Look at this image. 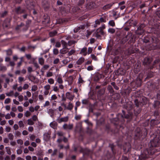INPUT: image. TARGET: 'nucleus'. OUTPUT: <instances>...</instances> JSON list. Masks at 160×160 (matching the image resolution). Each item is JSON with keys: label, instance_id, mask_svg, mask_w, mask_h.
<instances>
[{"label": "nucleus", "instance_id": "nucleus-1", "mask_svg": "<svg viewBox=\"0 0 160 160\" xmlns=\"http://www.w3.org/2000/svg\"><path fill=\"white\" fill-rule=\"evenodd\" d=\"M156 151V149L154 147H150L148 150L145 149L143 150L139 158L141 160L146 159L149 157V155L153 154Z\"/></svg>", "mask_w": 160, "mask_h": 160}, {"label": "nucleus", "instance_id": "nucleus-2", "mask_svg": "<svg viewBox=\"0 0 160 160\" xmlns=\"http://www.w3.org/2000/svg\"><path fill=\"white\" fill-rule=\"evenodd\" d=\"M159 142L158 138L157 137H155L151 141L150 143L151 147H156L158 146Z\"/></svg>", "mask_w": 160, "mask_h": 160}, {"label": "nucleus", "instance_id": "nucleus-3", "mask_svg": "<svg viewBox=\"0 0 160 160\" xmlns=\"http://www.w3.org/2000/svg\"><path fill=\"white\" fill-rule=\"evenodd\" d=\"M68 120V117L66 116L64 117L60 118L58 117L56 120L59 123H61L62 122H66Z\"/></svg>", "mask_w": 160, "mask_h": 160}, {"label": "nucleus", "instance_id": "nucleus-4", "mask_svg": "<svg viewBox=\"0 0 160 160\" xmlns=\"http://www.w3.org/2000/svg\"><path fill=\"white\" fill-rule=\"evenodd\" d=\"M65 95L67 98L70 101H72L75 97L74 95L68 92H67Z\"/></svg>", "mask_w": 160, "mask_h": 160}, {"label": "nucleus", "instance_id": "nucleus-5", "mask_svg": "<svg viewBox=\"0 0 160 160\" xmlns=\"http://www.w3.org/2000/svg\"><path fill=\"white\" fill-rule=\"evenodd\" d=\"M63 128L66 130H71L73 128V125L72 124H70L68 125L67 124H64L62 126Z\"/></svg>", "mask_w": 160, "mask_h": 160}, {"label": "nucleus", "instance_id": "nucleus-6", "mask_svg": "<svg viewBox=\"0 0 160 160\" xmlns=\"http://www.w3.org/2000/svg\"><path fill=\"white\" fill-rule=\"evenodd\" d=\"M50 133L49 132L45 133L43 135V139L45 141H48L50 138Z\"/></svg>", "mask_w": 160, "mask_h": 160}, {"label": "nucleus", "instance_id": "nucleus-7", "mask_svg": "<svg viewBox=\"0 0 160 160\" xmlns=\"http://www.w3.org/2000/svg\"><path fill=\"white\" fill-rule=\"evenodd\" d=\"M152 59L149 58H146L144 59L143 64L145 65H149L152 62Z\"/></svg>", "mask_w": 160, "mask_h": 160}, {"label": "nucleus", "instance_id": "nucleus-8", "mask_svg": "<svg viewBox=\"0 0 160 160\" xmlns=\"http://www.w3.org/2000/svg\"><path fill=\"white\" fill-rule=\"evenodd\" d=\"M85 60V58L83 57H81L77 61L76 64L80 65L84 62Z\"/></svg>", "mask_w": 160, "mask_h": 160}, {"label": "nucleus", "instance_id": "nucleus-9", "mask_svg": "<svg viewBox=\"0 0 160 160\" xmlns=\"http://www.w3.org/2000/svg\"><path fill=\"white\" fill-rule=\"evenodd\" d=\"M132 102H128L126 104V106H125V108L128 110H130L132 108Z\"/></svg>", "mask_w": 160, "mask_h": 160}, {"label": "nucleus", "instance_id": "nucleus-10", "mask_svg": "<svg viewBox=\"0 0 160 160\" xmlns=\"http://www.w3.org/2000/svg\"><path fill=\"white\" fill-rule=\"evenodd\" d=\"M132 35L131 34H129L124 38H123L122 40V44L125 43L127 42L129 39V38Z\"/></svg>", "mask_w": 160, "mask_h": 160}, {"label": "nucleus", "instance_id": "nucleus-11", "mask_svg": "<svg viewBox=\"0 0 160 160\" xmlns=\"http://www.w3.org/2000/svg\"><path fill=\"white\" fill-rule=\"evenodd\" d=\"M87 48L86 47L83 48L81 50L80 53L82 54L85 56L87 54Z\"/></svg>", "mask_w": 160, "mask_h": 160}, {"label": "nucleus", "instance_id": "nucleus-12", "mask_svg": "<svg viewBox=\"0 0 160 160\" xmlns=\"http://www.w3.org/2000/svg\"><path fill=\"white\" fill-rule=\"evenodd\" d=\"M68 51V48H63L61 49L60 51V52L62 54H65L67 53Z\"/></svg>", "mask_w": 160, "mask_h": 160}, {"label": "nucleus", "instance_id": "nucleus-13", "mask_svg": "<svg viewBox=\"0 0 160 160\" xmlns=\"http://www.w3.org/2000/svg\"><path fill=\"white\" fill-rule=\"evenodd\" d=\"M10 22L9 19H7L5 20L3 24V25L4 27H7L9 25Z\"/></svg>", "mask_w": 160, "mask_h": 160}, {"label": "nucleus", "instance_id": "nucleus-14", "mask_svg": "<svg viewBox=\"0 0 160 160\" xmlns=\"http://www.w3.org/2000/svg\"><path fill=\"white\" fill-rule=\"evenodd\" d=\"M73 107V104L70 102L68 103V106L67 107V109L71 111L72 110Z\"/></svg>", "mask_w": 160, "mask_h": 160}, {"label": "nucleus", "instance_id": "nucleus-15", "mask_svg": "<svg viewBox=\"0 0 160 160\" xmlns=\"http://www.w3.org/2000/svg\"><path fill=\"white\" fill-rule=\"evenodd\" d=\"M107 89L111 93L113 94L114 93V91L111 85H109L108 86Z\"/></svg>", "mask_w": 160, "mask_h": 160}, {"label": "nucleus", "instance_id": "nucleus-16", "mask_svg": "<svg viewBox=\"0 0 160 160\" xmlns=\"http://www.w3.org/2000/svg\"><path fill=\"white\" fill-rule=\"evenodd\" d=\"M84 82V81L83 80L82 78L81 77V75L79 74V77L78 79V84H82Z\"/></svg>", "mask_w": 160, "mask_h": 160}, {"label": "nucleus", "instance_id": "nucleus-17", "mask_svg": "<svg viewBox=\"0 0 160 160\" xmlns=\"http://www.w3.org/2000/svg\"><path fill=\"white\" fill-rule=\"evenodd\" d=\"M144 32V30H141L140 29H138L137 28V29L136 30L135 33L136 34L139 35H142Z\"/></svg>", "mask_w": 160, "mask_h": 160}, {"label": "nucleus", "instance_id": "nucleus-18", "mask_svg": "<svg viewBox=\"0 0 160 160\" xmlns=\"http://www.w3.org/2000/svg\"><path fill=\"white\" fill-rule=\"evenodd\" d=\"M95 3L93 2H90L89 4L88 7L90 9H91L94 8L95 7Z\"/></svg>", "mask_w": 160, "mask_h": 160}, {"label": "nucleus", "instance_id": "nucleus-19", "mask_svg": "<svg viewBox=\"0 0 160 160\" xmlns=\"http://www.w3.org/2000/svg\"><path fill=\"white\" fill-rule=\"evenodd\" d=\"M56 81L59 84H62L63 82L62 78L60 76L58 77Z\"/></svg>", "mask_w": 160, "mask_h": 160}, {"label": "nucleus", "instance_id": "nucleus-20", "mask_svg": "<svg viewBox=\"0 0 160 160\" xmlns=\"http://www.w3.org/2000/svg\"><path fill=\"white\" fill-rule=\"evenodd\" d=\"M96 32L97 33L100 34L102 35H103L104 33V32L103 31V30L101 29V28H99L97 29Z\"/></svg>", "mask_w": 160, "mask_h": 160}, {"label": "nucleus", "instance_id": "nucleus-21", "mask_svg": "<svg viewBox=\"0 0 160 160\" xmlns=\"http://www.w3.org/2000/svg\"><path fill=\"white\" fill-rule=\"evenodd\" d=\"M61 42L62 46L63 48H67V46L68 45V43L63 40H61Z\"/></svg>", "mask_w": 160, "mask_h": 160}, {"label": "nucleus", "instance_id": "nucleus-22", "mask_svg": "<svg viewBox=\"0 0 160 160\" xmlns=\"http://www.w3.org/2000/svg\"><path fill=\"white\" fill-rule=\"evenodd\" d=\"M65 22V20L63 19L60 18L58 19L56 22V23L61 24L64 22Z\"/></svg>", "mask_w": 160, "mask_h": 160}, {"label": "nucleus", "instance_id": "nucleus-23", "mask_svg": "<svg viewBox=\"0 0 160 160\" xmlns=\"http://www.w3.org/2000/svg\"><path fill=\"white\" fill-rule=\"evenodd\" d=\"M8 139L10 141L13 140L14 139V136L12 133H9L8 135Z\"/></svg>", "mask_w": 160, "mask_h": 160}, {"label": "nucleus", "instance_id": "nucleus-24", "mask_svg": "<svg viewBox=\"0 0 160 160\" xmlns=\"http://www.w3.org/2000/svg\"><path fill=\"white\" fill-rule=\"evenodd\" d=\"M57 123L54 122H51L50 124V126L53 128H56L57 126Z\"/></svg>", "mask_w": 160, "mask_h": 160}, {"label": "nucleus", "instance_id": "nucleus-25", "mask_svg": "<svg viewBox=\"0 0 160 160\" xmlns=\"http://www.w3.org/2000/svg\"><path fill=\"white\" fill-rule=\"evenodd\" d=\"M57 34V32L56 31H54L50 32L49 33V35L50 37H53L56 35Z\"/></svg>", "mask_w": 160, "mask_h": 160}, {"label": "nucleus", "instance_id": "nucleus-26", "mask_svg": "<svg viewBox=\"0 0 160 160\" xmlns=\"http://www.w3.org/2000/svg\"><path fill=\"white\" fill-rule=\"evenodd\" d=\"M77 41L75 40H70L68 41V45L69 46H71L72 45L75 44Z\"/></svg>", "mask_w": 160, "mask_h": 160}, {"label": "nucleus", "instance_id": "nucleus-27", "mask_svg": "<svg viewBox=\"0 0 160 160\" xmlns=\"http://www.w3.org/2000/svg\"><path fill=\"white\" fill-rule=\"evenodd\" d=\"M100 78V75L98 74H96L94 76V80L95 81H98Z\"/></svg>", "mask_w": 160, "mask_h": 160}, {"label": "nucleus", "instance_id": "nucleus-28", "mask_svg": "<svg viewBox=\"0 0 160 160\" xmlns=\"http://www.w3.org/2000/svg\"><path fill=\"white\" fill-rule=\"evenodd\" d=\"M122 117H124L126 118H130L132 119V114L131 113H129V114L125 115H124V116H122Z\"/></svg>", "mask_w": 160, "mask_h": 160}, {"label": "nucleus", "instance_id": "nucleus-29", "mask_svg": "<svg viewBox=\"0 0 160 160\" xmlns=\"http://www.w3.org/2000/svg\"><path fill=\"white\" fill-rule=\"evenodd\" d=\"M76 52V50L74 49H71L70 51H68V56H71L73 54L75 53Z\"/></svg>", "mask_w": 160, "mask_h": 160}, {"label": "nucleus", "instance_id": "nucleus-30", "mask_svg": "<svg viewBox=\"0 0 160 160\" xmlns=\"http://www.w3.org/2000/svg\"><path fill=\"white\" fill-rule=\"evenodd\" d=\"M134 102L136 106L138 108L139 107L141 104V102H139L138 99H135L134 101Z\"/></svg>", "mask_w": 160, "mask_h": 160}, {"label": "nucleus", "instance_id": "nucleus-31", "mask_svg": "<svg viewBox=\"0 0 160 160\" xmlns=\"http://www.w3.org/2000/svg\"><path fill=\"white\" fill-rule=\"evenodd\" d=\"M34 124V122L31 118L28 120V124L29 125H32Z\"/></svg>", "mask_w": 160, "mask_h": 160}, {"label": "nucleus", "instance_id": "nucleus-32", "mask_svg": "<svg viewBox=\"0 0 160 160\" xmlns=\"http://www.w3.org/2000/svg\"><path fill=\"white\" fill-rule=\"evenodd\" d=\"M112 6V5L111 4H108L103 7V9L104 10L106 9H109Z\"/></svg>", "mask_w": 160, "mask_h": 160}, {"label": "nucleus", "instance_id": "nucleus-33", "mask_svg": "<svg viewBox=\"0 0 160 160\" xmlns=\"http://www.w3.org/2000/svg\"><path fill=\"white\" fill-rule=\"evenodd\" d=\"M7 69V68L5 66L0 65V70L3 72H5Z\"/></svg>", "mask_w": 160, "mask_h": 160}, {"label": "nucleus", "instance_id": "nucleus-34", "mask_svg": "<svg viewBox=\"0 0 160 160\" xmlns=\"http://www.w3.org/2000/svg\"><path fill=\"white\" fill-rule=\"evenodd\" d=\"M152 40L153 43L156 44L159 42L158 39L154 37L152 38Z\"/></svg>", "mask_w": 160, "mask_h": 160}, {"label": "nucleus", "instance_id": "nucleus-35", "mask_svg": "<svg viewBox=\"0 0 160 160\" xmlns=\"http://www.w3.org/2000/svg\"><path fill=\"white\" fill-rule=\"evenodd\" d=\"M134 113L135 115H137L138 114L140 113L141 111V109L140 108H138L137 109H135L134 111Z\"/></svg>", "mask_w": 160, "mask_h": 160}, {"label": "nucleus", "instance_id": "nucleus-36", "mask_svg": "<svg viewBox=\"0 0 160 160\" xmlns=\"http://www.w3.org/2000/svg\"><path fill=\"white\" fill-rule=\"evenodd\" d=\"M111 85H112L115 89L118 90L119 89V88L116 85V83L114 82H112L111 83Z\"/></svg>", "mask_w": 160, "mask_h": 160}, {"label": "nucleus", "instance_id": "nucleus-37", "mask_svg": "<svg viewBox=\"0 0 160 160\" xmlns=\"http://www.w3.org/2000/svg\"><path fill=\"white\" fill-rule=\"evenodd\" d=\"M108 24L112 27H114L115 26V22L113 20L110 21L108 22Z\"/></svg>", "mask_w": 160, "mask_h": 160}, {"label": "nucleus", "instance_id": "nucleus-38", "mask_svg": "<svg viewBox=\"0 0 160 160\" xmlns=\"http://www.w3.org/2000/svg\"><path fill=\"white\" fill-rule=\"evenodd\" d=\"M39 63L41 65H43L44 63V60L43 58H41L39 59Z\"/></svg>", "mask_w": 160, "mask_h": 160}, {"label": "nucleus", "instance_id": "nucleus-39", "mask_svg": "<svg viewBox=\"0 0 160 160\" xmlns=\"http://www.w3.org/2000/svg\"><path fill=\"white\" fill-rule=\"evenodd\" d=\"M18 125L20 128H23L24 125L22 121H20L18 122Z\"/></svg>", "mask_w": 160, "mask_h": 160}, {"label": "nucleus", "instance_id": "nucleus-40", "mask_svg": "<svg viewBox=\"0 0 160 160\" xmlns=\"http://www.w3.org/2000/svg\"><path fill=\"white\" fill-rule=\"evenodd\" d=\"M5 149L7 153L9 155H11V152L10 148L8 147H6L5 148Z\"/></svg>", "mask_w": 160, "mask_h": 160}, {"label": "nucleus", "instance_id": "nucleus-41", "mask_svg": "<svg viewBox=\"0 0 160 160\" xmlns=\"http://www.w3.org/2000/svg\"><path fill=\"white\" fill-rule=\"evenodd\" d=\"M28 79L29 80L32 82L33 80H35L36 79L35 77L33 76H29L28 77Z\"/></svg>", "mask_w": 160, "mask_h": 160}, {"label": "nucleus", "instance_id": "nucleus-42", "mask_svg": "<svg viewBox=\"0 0 160 160\" xmlns=\"http://www.w3.org/2000/svg\"><path fill=\"white\" fill-rule=\"evenodd\" d=\"M54 80L52 78H50L48 79V82L50 84H52L54 83Z\"/></svg>", "mask_w": 160, "mask_h": 160}, {"label": "nucleus", "instance_id": "nucleus-43", "mask_svg": "<svg viewBox=\"0 0 160 160\" xmlns=\"http://www.w3.org/2000/svg\"><path fill=\"white\" fill-rule=\"evenodd\" d=\"M45 90L49 91L50 88V86L49 84H47L44 87Z\"/></svg>", "mask_w": 160, "mask_h": 160}, {"label": "nucleus", "instance_id": "nucleus-44", "mask_svg": "<svg viewBox=\"0 0 160 160\" xmlns=\"http://www.w3.org/2000/svg\"><path fill=\"white\" fill-rule=\"evenodd\" d=\"M108 32L111 34L114 33L115 32V30L112 28H109L108 30Z\"/></svg>", "mask_w": 160, "mask_h": 160}, {"label": "nucleus", "instance_id": "nucleus-45", "mask_svg": "<svg viewBox=\"0 0 160 160\" xmlns=\"http://www.w3.org/2000/svg\"><path fill=\"white\" fill-rule=\"evenodd\" d=\"M93 31H89L88 30H87V34H86V37L88 38L92 34Z\"/></svg>", "mask_w": 160, "mask_h": 160}, {"label": "nucleus", "instance_id": "nucleus-46", "mask_svg": "<svg viewBox=\"0 0 160 160\" xmlns=\"http://www.w3.org/2000/svg\"><path fill=\"white\" fill-rule=\"evenodd\" d=\"M7 54L8 55H11L12 54V51L11 49H8L6 51Z\"/></svg>", "mask_w": 160, "mask_h": 160}, {"label": "nucleus", "instance_id": "nucleus-47", "mask_svg": "<svg viewBox=\"0 0 160 160\" xmlns=\"http://www.w3.org/2000/svg\"><path fill=\"white\" fill-rule=\"evenodd\" d=\"M38 89V87L36 85H34L32 86L31 90L32 91L34 92Z\"/></svg>", "mask_w": 160, "mask_h": 160}, {"label": "nucleus", "instance_id": "nucleus-48", "mask_svg": "<svg viewBox=\"0 0 160 160\" xmlns=\"http://www.w3.org/2000/svg\"><path fill=\"white\" fill-rule=\"evenodd\" d=\"M145 25L144 24H142L140 25V26L138 28V29H140L141 30H144L143 28L145 27Z\"/></svg>", "mask_w": 160, "mask_h": 160}, {"label": "nucleus", "instance_id": "nucleus-49", "mask_svg": "<svg viewBox=\"0 0 160 160\" xmlns=\"http://www.w3.org/2000/svg\"><path fill=\"white\" fill-rule=\"evenodd\" d=\"M31 21L30 20H28L26 21V27L27 28H26V30H27L28 29L29 25L31 23Z\"/></svg>", "mask_w": 160, "mask_h": 160}, {"label": "nucleus", "instance_id": "nucleus-50", "mask_svg": "<svg viewBox=\"0 0 160 160\" xmlns=\"http://www.w3.org/2000/svg\"><path fill=\"white\" fill-rule=\"evenodd\" d=\"M53 54L57 55L59 52L57 48H54L53 49Z\"/></svg>", "mask_w": 160, "mask_h": 160}, {"label": "nucleus", "instance_id": "nucleus-51", "mask_svg": "<svg viewBox=\"0 0 160 160\" xmlns=\"http://www.w3.org/2000/svg\"><path fill=\"white\" fill-rule=\"evenodd\" d=\"M32 119L33 121H36L38 120V118L37 116L36 115H34L32 117Z\"/></svg>", "mask_w": 160, "mask_h": 160}, {"label": "nucleus", "instance_id": "nucleus-52", "mask_svg": "<svg viewBox=\"0 0 160 160\" xmlns=\"http://www.w3.org/2000/svg\"><path fill=\"white\" fill-rule=\"evenodd\" d=\"M35 136L33 134H32L30 136V139L32 141H34L35 138Z\"/></svg>", "mask_w": 160, "mask_h": 160}, {"label": "nucleus", "instance_id": "nucleus-53", "mask_svg": "<svg viewBox=\"0 0 160 160\" xmlns=\"http://www.w3.org/2000/svg\"><path fill=\"white\" fill-rule=\"evenodd\" d=\"M53 75V73L52 72H47L46 76L47 77H51Z\"/></svg>", "mask_w": 160, "mask_h": 160}, {"label": "nucleus", "instance_id": "nucleus-54", "mask_svg": "<svg viewBox=\"0 0 160 160\" xmlns=\"http://www.w3.org/2000/svg\"><path fill=\"white\" fill-rule=\"evenodd\" d=\"M91 56L93 60L95 61L98 60V58L94 54H91Z\"/></svg>", "mask_w": 160, "mask_h": 160}, {"label": "nucleus", "instance_id": "nucleus-55", "mask_svg": "<svg viewBox=\"0 0 160 160\" xmlns=\"http://www.w3.org/2000/svg\"><path fill=\"white\" fill-rule=\"evenodd\" d=\"M11 102V99L10 98H7L5 99L4 101L5 104H8Z\"/></svg>", "mask_w": 160, "mask_h": 160}, {"label": "nucleus", "instance_id": "nucleus-56", "mask_svg": "<svg viewBox=\"0 0 160 160\" xmlns=\"http://www.w3.org/2000/svg\"><path fill=\"white\" fill-rule=\"evenodd\" d=\"M29 87V85L27 84H25L22 87V89L24 90L27 89Z\"/></svg>", "mask_w": 160, "mask_h": 160}, {"label": "nucleus", "instance_id": "nucleus-57", "mask_svg": "<svg viewBox=\"0 0 160 160\" xmlns=\"http://www.w3.org/2000/svg\"><path fill=\"white\" fill-rule=\"evenodd\" d=\"M13 91H11L9 92L6 93V95L8 96H11L12 95Z\"/></svg>", "mask_w": 160, "mask_h": 160}, {"label": "nucleus", "instance_id": "nucleus-58", "mask_svg": "<svg viewBox=\"0 0 160 160\" xmlns=\"http://www.w3.org/2000/svg\"><path fill=\"white\" fill-rule=\"evenodd\" d=\"M57 149H55L54 150L53 153L52 154L51 156H54L55 155H56L57 154Z\"/></svg>", "mask_w": 160, "mask_h": 160}, {"label": "nucleus", "instance_id": "nucleus-59", "mask_svg": "<svg viewBox=\"0 0 160 160\" xmlns=\"http://www.w3.org/2000/svg\"><path fill=\"white\" fill-rule=\"evenodd\" d=\"M157 48V46L156 45H152V46L149 48H148V49L149 50H151L152 49H156Z\"/></svg>", "mask_w": 160, "mask_h": 160}, {"label": "nucleus", "instance_id": "nucleus-60", "mask_svg": "<svg viewBox=\"0 0 160 160\" xmlns=\"http://www.w3.org/2000/svg\"><path fill=\"white\" fill-rule=\"evenodd\" d=\"M81 117V116L80 115H76L75 117V119L77 120H79L80 119Z\"/></svg>", "mask_w": 160, "mask_h": 160}, {"label": "nucleus", "instance_id": "nucleus-61", "mask_svg": "<svg viewBox=\"0 0 160 160\" xmlns=\"http://www.w3.org/2000/svg\"><path fill=\"white\" fill-rule=\"evenodd\" d=\"M25 115L26 117H28L31 115V113L28 111H27L25 113Z\"/></svg>", "mask_w": 160, "mask_h": 160}, {"label": "nucleus", "instance_id": "nucleus-62", "mask_svg": "<svg viewBox=\"0 0 160 160\" xmlns=\"http://www.w3.org/2000/svg\"><path fill=\"white\" fill-rule=\"evenodd\" d=\"M59 59L57 58L54 60L53 63L54 64H57L59 62Z\"/></svg>", "mask_w": 160, "mask_h": 160}, {"label": "nucleus", "instance_id": "nucleus-63", "mask_svg": "<svg viewBox=\"0 0 160 160\" xmlns=\"http://www.w3.org/2000/svg\"><path fill=\"white\" fill-rule=\"evenodd\" d=\"M57 97L56 96L55 94L52 95L51 97V100H55L57 99Z\"/></svg>", "mask_w": 160, "mask_h": 160}, {"label": "nucleus", "instance_id": "nucleus-64", "mask_svg": "<svg viewBox=\"0 0 160 160\" xmlns=\"http://www.w3.org/2000/svg\"><path fill=\"white\" fill-rule=\"evenodd\" d=\"M17 142L18 144L21 145H22L23 144V141L21 139H18L17 141Z\"/></svg>", "mask_w": 160, "mask_h": 160}]
</instances>
